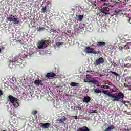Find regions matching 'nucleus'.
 <instances>
[{
    "label": "nucleus",
    "mask_w": 131,
    "mask_h": 131,
    "mask_svg": "<svg viewBox=\"0 0 131 131\" xmlns=\"http://www.w3.org/2000/svg\"><path fill=\"white\" fill-rule=\"evenodd\" d=\"M9 122H10V125H13V124H16L17 123V122L15 119L11 120Z\"/></svg>",
    "instance_id": "nucleus-24"
},
{
    "label": "nucleus",
    "mask_w": 131,
    "mask_h": 131,
    "mask_svg": "<svg viewBox=\"0 0 131 131\" xmlns=\"http://www.w3.org/2000/svg\"><path fill=\"white\" fill-rule=\"evenodd\" d=\"M8 101H10V103L13 104L14 108H18L19 107V103H18V98L14 97L12 95H9L8 98Z\"/></svg>",
    "instance_id": "nucleus-2"
},
{
    "label": "nucleus",
    "mask_w": 131,
    "mask_h": 131,
    "mask_svg": "<svg viewBox=\"0 0 131 131\" xmlns=\"http://www.w3.org/2000/svg\"><path fill=\"white\" fill-rule=\"evenodd\" d=\"M48 42H49V40H48L40 41L38 45V49H43L45 44L48 43Z\"/></svg>",
    "instance_id": "nucleus-7"
},
{
    "label": "nucleus",
    "mask_w": 131,
    "mask_h": 131,
    "mask_svg": "<svg viewBox=\"0 0 131 131\" xmlns=\"http://www.w3.org/2000/svg\"><path fill=\"white\" fill-rule=\"evenodd\" d=\"M1 131H7V130H2Z\"/></svg>",
    "instance_id": "nucleus-46"
},
{
    "label": "nucleus",
    "mask_w": 131,
    "mask_h": 131,
    "mask_svg": "<svg viewBox=\"0 0 131 131\" xmlns=\"http://www.w3.org/2000/svg\"><path fill=\"white\" fill-rule=\"evenodd\" d=\"M83 101L84 103H90V102H91V97L89 96H85L83 99Z\"/></svg>",
    "instance_id": "nucleus-16"
},
{
    "label": "nucleus",
    "mask_w": 131,
    "mask_h": 131,
    "mask_svg": "<svg viewBox=\"0 0 131 131\" xmlns=\"http://www.w3.org/2000/svg\"><path fill=\"white\" fill-rule=\"evenodd\" d=\"M101 93H103L104 95H107V96H109L110 98H112V101L113 102L119 101L120 100H123V98H124V94H123V93L121 92H119L116 95L115 94H111V92L107 90H104V89H102Z\"/></svg>",
    "instance_id": "nucleus-1"
},
{
    "label": "nucleus",
    "mask_w": 131,
    "mask_h": 131,
    "mask_svg": "<svg viewBox=\"0 0 131 131\" xmlns=\"http://www.w3.org/2000/svg\"><path fill=\"white\" fill-rule=\"evenodd\" d=\"M45 27H39V29H38V31H40V30H45Z\"/></svg>",
    "instance_id": "nucleus-35"
},
{
    "label": "nucleus",
    "mask_w": 131,
    "mask_h": 131,
    "mask_svg": "<svg viewBox=\"0 0 131 131\" xmlns=\"http://www.w3.org/2000/svg\"><path fill=\"white\" fill-rule=\"evenodd\" d=\"M129 58H130V57H128V59Z\"/></svg>",
    "instance_id": "nucleus-48"
},
{
    "label": "nucleus",
    "mask_w": 131,
    "mask_h": 131,
    "mask_svg": "<svg viewBox=\"0 0 131 131\" xmlns=\"http://www.w3.org/2000/svg\"><path fill=\"white\" fill-rule=\"evenodd\" d=\"M100 64H104V58L103 57H100L94 62V65L95 66H99Z\"/></svg>",
    "instance_id": "nucleus-6"
},
{
    "label": "nucleus",
    "mask_w": 131,
    "mask_h": 131,
    "mask_svg": "<svg viewBox=\"0 0 131 131\" xmlns=\"http://www.w3.org/2000/svg\"><path fill=\"white\" fill-rule=\"evenodd\" d=\"M106 45V43L103 41H98L96 43V46L98 47V48H103V47H105Z\"/></svg>",
    "instance_id": "nucleus-11"
},
{
    "label": "nucleus",
    "mask_w": 131,
    "mask_h": 131,
    "mask_svg": "<svg viewBox=\"0 0 131 131\" xmlns=\"http://www.w3.org/2000/svg\"><path fill=\"white\" fill-rule=\"evenodd\" d=\"M7 19L8 21H10V22H12V21H14V19H15V17H8L7 18Z\"/></svg>",
    "instance_id": "nucleus-27"
},
{
    "label": "nucleus",
    "mask_w": 131,
    "mask_h": 131,
    "mask_svg": "<svg viewBox=\"0 0 131 131\" xmlns=\"http://www.w3.org/2000/svg\"><path fill=\"white\" fill-rule=\"evenodd\" d=\"M34 83L35 85H37L38 86H39V85H43V83L41 82V80H35Z\"/></svg>",
    "instance_id": "nucleus-14"
},
{
    "label": "nucleus",
    "mask_w": 131,
    "mask_h": 131,
    "mask_svg": "<svg viewBox=\"0 0 131 131\" xmlns=\"http://www.w3.org/2000/svg\"><path fill=\"white\" fill-rule=\"evenodd\" d=\"M44 48H46V46H44Z\"/></svg>",
    "instance_id": "nucleus-47"
},
{
    "label": "nucleus",
    "mask_w": 131,
    "mask_h": 131,
    "mask_svg": "<svg viewBox=\"0 0 131 131\" xmlns=\"http://www.w3.org/2000/svg\"><path fill=\"white\" fill-rule=\"evenodd\" d=\"M100 88H101V89H104V90H108V89L110 88L109 86L106 85H100Z\"/></svg>",
    "instance_id": "nucleus-26"
},
{
    "label": "nucleus",
    "mask_w": 131,
    "mask_h": 131,
    "mask_svg": "<svg viewBox=\"0 0 131 131\" xmlns=\"http://www.w3.org/2000/svg\"><path fill=\"white\" fill-rule=\"evenodd\" d=\"M37 113V110H33L31 112L32 115H35Z\"/></svg>",
    "instance_id": "nucleus-31"
},
{
    "label": "nucleus",
    "mask_w": 131,
    "mask_h": 131,
    "mask_svg": "<svg viewBox=\"0 0 131 131\" xmlns=\"http://www.w3.org/2000/svg\"><path fill=\"white\" fill-rule=\"evenodd\" d=\"M109 7L107 6H104L101 9H100V11L101 13H99V16H105V15H109L110 14V12H109L110 11Z\"/></svg>",
    "instance_id": "nucleus-3"
},
{
    "label": "nucleus",
    "mask_w": 131,
    "mask_h": 131,
    "mask_svg": "<svg viewBox=\"0 0 131 131\" xmlns=\"http://www.w3.org/2000/svg\"><path fill=\"white\" fill-rule=\"evenodd\" d=\"M40 125V127H42V128H49V127H50V123H41Z\"/></svg>",
    "instance_id": "nucleus-13"
},
{
    "label": "nucleus",
    "mask_w": 131,
    "mask_h": 131,
    "mask_svg": "<svg viewBox=\"0 0 131 131\" xmlns=\"http://www.w3.org/2000/svg\"><path fill=\"white\" fill-rule=\"evenodd\" d=\"M129 78H131V77H127L125 80V81H127V82H128L129 85H130V82H129Z\"/></svg>",
    "instance_id": "nucleus-29"
},
{
    "label": "nucleus",
    "mask_w": 131,
    "mask_h": 131,
    "mask_svg": "<svg viewBox=\"0 0 131 131\" xmlns=\"http://www.w3.org/2000/svg\"><path fill=\"white\" fill-rule=\"evenodd\" d=\"M130 20H131V18H129V19H128V22H130Z\"/></svg>",
    "instance_id": "nucleus-43"
},
{
    "label": "nucleus",
    "mask_w": 131,
    "mask_h": 131,
    "mask_svg": "<svg viewBox=\"0 0 131 131\" xmlns=\"http://www.w3.org/2000/svg\"><path fill=\"white\" fill-rule=\"evenodd\" d=\"M75 119H77V116H75Z\"/></svg>",
    "instance_id": "nucleus-45"
},
{
    "label": "nucleus",
    "mask_w": 131,
    "mask_h": 131,
    "mask_svg": "<svg viewBox=\"0 0 131 131\" xmlns=\"http://www.w3.org/2000/svg\"><path fill=\"white\" fill-rule=\"evenodd\" d=\"M130 47H131V43H127V45H126L124 46V49L125 50H127L128 49V52H130Z\"/></svg>",
    "instance_id": "nucleus-19"
},
{
    "label": "nucleus",
    "mask_w": 131,
    "mask_h": 131,
    "mask_svg": "<svg viewBox=\"0 0 131 131\" xmlns=\"http://www.w3.org/2000/svg\"><path fill=\"white\" fill-rule=\"evenodd\" d=\"M94 93H96V94H100L102 93V89L100 90L99 89V88H97L96 89H94Z\"/></svg>",
    "instance_id": "nucleus-21"
},
{
    "label": "nucleus",
    "mask_w": 131,
    "mask_h": 131,
    "mask_svg": "<svg viewBox=\"0 0 131 131\" xmlns=\"http://www.w3.org/2000/svg\"><path fill=\"white\" fill-rule=\"evenodd\" d=\"M77 21H79V22H81L82 21V19H83V15H79V16L76 15Z\"/></svg>",
    "instance_id": "nucleus-20"
},
{
    "label": "nucleus",
    "mask_w": 131,
    "mask_h": 131,
    "mask_svg": "<svg viewBox=\"0 0 131 131\" xmlns=\"http://www.w3.org/2000/svg\"><path fill=\"white\" fill-rule=\"evenodd\" d=\"M86 78L88 79V80H89L88 82L89 83H93V84H98V83H99V82L97 80H90L89 78H91V76H90V75H86Z\"/></svg>",
    "instance_id": "nucleus-9"
},
{
    "label": "nucleus",
    "mask_w": 131,
    "mask_h": 131,
    "mask_svg": "<svg viewBox=\"0 0 131 131\" xmlns=\"http://www.w3.org/2000/svg\"><path fill=\"white\" fill-rule=\"evenodd\" d=\"M67 33H71V30H68L67 31Z\"/></svg>",
    "instance_id": "nucleus-40"
},
{
    "label": "nucleus",
    "mask_w": 131,
    "mask_h": 131,
    "mask_svg": "<svg viewBox=\"0 0 131 131\" xmlns=\"http://www.w3.org/2000/svg\"><path fill=\"white\" fill-rule=\"evenodd\" d=\"M64 43L62 42H57L56 43V45L57 46V47H60V46H62V45H63Z\"/></svg>",
    "instance_id": "nucleus-28"
},
{
    "label": "nucleus",
    "mask_w": 131,
    "mask_h": 131,
    "mask_svg": "<svg viewBox=\"0 0 131 131\" xmlns=\"http://www.w3.org/2000/svg\"><path fill=\"white\" fill-rule=\"evenodd\" d=\"M3 96V91L0 89V96Z\"/></svg>",
    "instance_id": "nucleus-38"
},
{
    "label": "nucleus",
    "mask_w": 131,
    "mask_h": 131,
    "mask_svg": "<svg viewBox=\"0 0 131 131\" xmlns=\"http://www.w3.org/2000/svg\"><path fill=\"white\" fill-rule=\"evenodd\" d=\"M14 24H19L20 20L17 18H14L13 19Z\"/></svg>",
    "instance_id": "nucleus-25"
},
{
    "label": "nucleus",
    "mask_w": 131,
    "mask_h": 131,
    "mask_svg": "<svg viewBox=\"0 0 131 131\" xmlns=\"http://www.w3.org/2000/svg\"><path fill=\"white\" fill-rule=\"evenodd\" d=\"M41 11L42 12H43V13H46V12H47V6H45L44 7H43L41 9Z\"/></svg>",
    "instance_id": "nucleus-30"
},
{
    "label": "nucleus",
    "mask_w": 131,
    "mask_h": 131,
    "mask_svg": "<svg viewBox=\"0 0 131 131\" xmlns=\"http://www.w3.org/2000/svg\"><path fill=\"white\" fill-rule=\"evenodd\" d=\"M91 113H98L97 110H95L91 112Z\"/></svg>",
    "instance_id": "nucleus-36"
},
{
    "label": "nucleus",
    "mask_w": 131,
    "mask_h": 131,
    "mask_svg": "<svg viewBox=\"0 0 131 131\" xmlns=\"http://www.w3.org/2000/svg\"><path fill=\"white\" fill-rule=\"evenodd\" d=\"M84 51L86 54H94V55L97 54V52L96 50H95V49L92 48L90 47H86L84 49Z\"/></svg>",
    "instance_id": "nucleus-5"
},
{
    "label": "nucleus",
    "mask_w": 131,
    "mask_h": 131,
    "mask_svg": "<svg viewBox=\"0 0 131 131\" xmlns=\"http://www.w3.org/2000/svg\"><path fill=\"white\" fill-rule=\"evenodd\" d=\"M13 17H15L14 16H13Z\"/></svg>",
    "instance_id": "nucleus-51"
},
{
    "label": "nucleus",
    "mask_w": 131,
    "mask_h": 131,
    "mask_svg": "<svg viewBox=\"0 0 131 131\" xmlns=\"http://www.w3.org/2000/svg\"><path fill=\"white\" fill-rule=\"evenodd\" d=\"M15 64H16V66H20V65H22V63L23 62V60L22 59L19 58L16 61H15Z\"/></svg>",
    "instance_id": "nucleus-17"
},
{
    "label": "nucleus",
    "mask_w": 131,
    "mask_h": 131,
    "mask_svg": "<svg viewBox=\"0 0 131 131\" xmlns=\"http://www.w3.org/2000/svg\"><path fill=\"white\" fill-rule=\"evenodd\" d=\"M110 73H112V76H116V78H118V77H120V75L115 72L114 71H110Z\"/></svg>",
    "instance_id": "nucleus-18"
},
{
    "label": "nucleus",
    "mask_w": 131,
    "mask_h": 131,
    "mask_svg": "<svg viewBox=\"0 0 131 131\" xmlns=\"http://www.w3.org/2000/svg\"><path fill=\"white\" fill-rule=\"evenodd\" d=\"M71 86L74 87V86H79V83H76L74 82H72L70 83Z\"/></svg>",
    "instance_id": "nucleus-22"
},
{
    "label": "nucleus",
    "mask_w": 131,
    "mask_h": 131,
    "mask_svg": "<svg viewBox=\"0 0 131 131\" xmlns=\"http://www.w3.org/2000/svg\"><path fill=\"white\" fill-rule=\"evenodd\" d=\"M123 131H129V130H128V129H127V130L124 129Z\"/></svg>",
    "instance_id": "nucleus-44"
},
{
    "label": "nucleus",
    "mask_w": 131,
    "mask_h": 131,
    "mask_svg": "<svg viewBox=\"0 0 131 131\" xmlns=\"http://www.w3.org/2000/svg\"><path fill=\"white\" fill-rule=\"evenodd\" d=\"M77 26H78V24L75 25L74 26V29H76V27H77Z\"/></svg>",
    "instance_id": "nucleus-39"
},
{
    "label": "nucleus",
    "mask_w": 131,
    "mask_h": 131,
    "mask_svg": "<svg viewBox=\"0 0 131 131\" xmlns=\"http://www.w3.org/2000/svg\"><path fill=\"white\" fill-rule=\"evenodd\" d=\"M124 86H125V88H128L129 91H131V85L129 86V85H127L126 83H124Z\"/></svg>",
    "instance_id": "nucleus-33"
},
{
    "label": "nucleus",
    "mask_w": 131,
    "mask_h": 131,
    "mask_svg": "<svg viewBox=\"0 0 131 131\" xmlns=\"http://www.w3.org/2000/svg\"><path fill=\"white\" fill-rule=\"evenodd\" d=\"M8 66L9 68L12 69L13 68H15L17 66V64H16L15 61H11L9 62Z\"/></svg>",
    "instance_id": "nucleus-12"
},
{
    "label": "nucleus",
    "mask_w": 131,
    "mask_h": 131,
    "mask_svg": "<svg viewBox=\"0 0 131 131\" xmlns=\"http://www.w3.org/2000/svg\"><path fill=\"white\" fill-rule=\"evenodd\" d=\"M57 75L53 72L48 73L46 75V78H51L52 77H56Z\"/></svg>",
    "instance_id": "nucleus-10"
},
{
    "label": "nucleus",
    "mask_w": 131,
    "mask_h": 131,
    "mask_svg": "<svg viewBox=\"0 0 131 131\" xmlns=\"http://www.w3.org/2000/svg\"><path fill=\"white\" fill-rule=\"evenodd\" d=\"M112 4L113 5H116V3H117V0H110Z\"/></svg>",
    "instance_id": "nucleus-32"
},
{
    "label": "nucleus",
    "mask_w": 131,
    "mask_h": 131,
    "mask_svg": "<svg viewBox=\"0 0 131 131\" xmlns=\"http://www.w3.org/2000/svg\"><path fill=\"white\" fill-rule=\"evenodd\" d=\"M77 108L79 109V110H81V107H77Z\"/></svg>",
    "instance_id": "nucleus-41"
},
{
    "label": "nucleus",
    "mask_w": 131,
    "mask_h": 131,
    "mask_svg": "<svg viewBox=\"0 0 131 131\" xmlns=\"http://www.w3.org/2000/svg\"><path fill=\"white\" fill-rule=\"evenodd\" d=\"M77 131H90V129L88 127L84 126L82 127H79L77 129Z\"/></svg>",
    "instance_id": "nucleus-15"
},
{
    "label": "nucleus",
    "mask_w": 131,
    "mask_h": 131,
    "mask_svg": "<svg viewBox=\"0 0 131 131\" xmlns=\"http://www.w3.org/2000/svg\"><path fill=\"white\" fill-rule=\"evenodd\" d=\"M67 120V118L65 116H63L61 119L58 118L56 120L57 123H61L62 124H66L65 121Z\"/></svg>",
    "instance_id": "nucleus-8"
},
{
    "label": "nucleus",
    "mask_w": 131,
    "mask_h": 131,
    "mask_svg": "<svg viewBox=\"0 0 131 131\" xmlns=\"http://www.w3.org/2000/svg\"><path fill=\"white\" fill-rule=\"evenodd\" d=\"M112 92H116V90H112Z\"/></svg>",
    "instance_id": "nucleus-42"
},
{
    "label": "nucleus",
    "mask_w": 131,
    "mask_h": 131,
    "mask_svg": "<svg viewBox=\"0 0 131 131\" xmlns=\"http://www.w3.org/2000/svg\"><path fill=\"white\" fill-rule=\"evenodd\" d=\"M121 13V10H115L114 12V15L115 16H117L118 15H119Z\"/></svg>",
    "instance_id": "nucleus-23"
},
{
    "label": "nucleus",
    "mask_w": 131,
    "mask_h": 131,
    "mask_svg": "<svg viewBox=\"0 0 131 131\" xmlns=\"http://www.w3.org/2000/svg\"><path fill=\"white\" fill-rule=\"evenodd\" d=\"M108 85H111V86H114V88H115L116 89V87L111 82H108Z\"/></svg>",
    "instance_id": "nucleus-34"
},
{
    "label": "nucleus",
    "mask_w": 131,
    "mask_h": 131,
    "mask_svg": "<svg viewBox=\"0 0 131 131\" xmlns=\"http://www.w3.org/2000/svg\"><path fill=\"white\" fill-rule=\"evenodd\" d=\"M99 54H101V51H98L97 52H96V53H95V55H99Z\"/></svg>",
    "instance_id": "nucleus-37"
},
{
    "label": "nucleus",
    "mask_w": 131,
    "mask_h": 131,
    "mask_svg": "<svg viewBox=\"0 0 131 131\" xmlns=\"http://www.w3.org/2000/svg\"><path fill=\"white\" fill-rule=\"evenodd\" d=\"M114 127L115 126L113 124L109 125L106 123L103 126L102 129L103 131H112L114 129Z\"/></svg>",
    "instance_id": "nucleus-4"
},
{
    "label": "nucleus",
    "mask_w": 131,
    "mask_h": 131,
    "mask_svg": "<svg viewBox=\"0 0 131 131\" xmlns=\"http://www.w3.org/2000/svg\"><path fill=\"white\" fill-rule=\"evenodd\" d=\"M91 73H92V71H90Z\"/></svg>",
    "instance_id": "nucleus-49"
},
{
    "label": "nucleus",
    "mask_w": 131,
    "mask_h": 131,
    "mask_svg": "<svg viewBox=\"0 0 131 131\" xmlns=\"http://www.w3.org/2000/svg\"><path fill=\"white\" fill-rule=\"evenodd\" d=\"M33 54V52L32 53V55Z\"/></svg>",
    "instance_id": "nucleus-50"
}]
</instances>
